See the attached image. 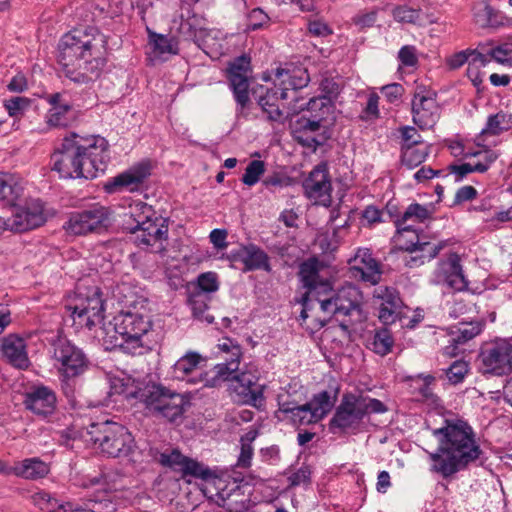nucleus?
I'll use <instances>...</instances> for the list:
<instances>
[{"instance_id": "nucleus-8", "label": "nucleus", "mask_w": 512, "mask_h": 512, "mask_svg": "<svg viewBox=\"0 0 512 512\" xmlns=\"http://www.w3.org/2000/svg\"><path fill=\"white\" fill-rule=\"evenodd\" d=\"M135 397L144 405L149 414L168 422H176L182 418L191 405L190 394L179 393L156 382H149L139 387L135 392Z\"/></svg>"}, {"instance_id": "nucleus-42", "label": "nucleus", "mask_w": 512, "mask_h": 512, "mask_svg": "<svg viewBox=\"0 0 512 512\" xmlns=\"http://www.w3.org/2000/svg\"><path fill=\"white\" fill-rule=\"evenodd\" d=\"M205 359L198 352L189 351L179 358L173 365V375L177 379H184L193 373Z\"/></svg>"}, {"instance_id": "nucleus-26", "label": "nucleus", "mask_w": 512, "mask_h": 512, "mask_svg": "<svg viewBox=\"0 0 512 512\" xmlns=\"http://www.w3.org/2000/svg\"><path fill=\"white\" fill-rule=\"evenodd\" d=\"M55 392L46 386L33 387L25 394L24 405L35 415L47 417L52 415L56 409Z\"/></svg>"}, {"instance_id": "nucleus-49", "label": "nucleus", "mask_w": 512, "mask_h": 512, "mask_svg": "<svg viewBox=\"0 0 512 512\" xmlns=\"http://www.w3.org/2000/svg\"><path fill=\"white\" fill-rule=\"evenodd\" d=\"M265 173V163L262 160H252L247 165L242 176V182L247 186H254Z\"/></svg>"}, {"instance_id": "nucleus-9", "label": "nucleus", "mask_w": 512, "mask_h": 512, "mask_svg": "<svg viewBox=\"0 0 512 512\" xmlns=\"http://www.w3.org/2000/svg\"><path fill=\"white\" fill-rule=\"evenodd\" d=\"M66 309L70 312L72 325L76 329L91 330L104 319V301L100 288L78 284Z\"/></svg>"}, {"instance_id": "nucleus-4", "label": "nucleus", "mask_w": 512, "mask_h": 512, "mask_svg": "<svg viewBox=\"0 0 512 512\" xmlns=\"http://www.w3.org/2000/svg\"><path fill=\"white\" fill-rule=\"evenodd\" d=\"M89 30H72L58 44L57 59L65 77L80 85L94 81L104 65V37L94 28Z\"/></svg>"}, {"instance_id": "nucleus-63", "label": "nucleus", "mask_w": 512, "mask_h": 512, "mask_svg": "<svg viewBox=\"0 0 512 512\" xmlns=\"http://www.w3.org/2000/svg\"><path fill=\"white\" fill-rule=\"evenodd\" d=\"M268 20V15L260 8H255L249 13V27L252 30L260 29Z\"/></svg>"}, {"instance_id": "nucleus-32", "label": "nucleus", "mask_w": 512, "mask_h": 512, "mask_svg": "<svg viewBox=\"0 0 512 512\" xmlns=\"http://www.w3.org/2000/svg\"><path fill=\"white\" fill-rule=\"evenodd\" d=\"M235 256L244 264V271L271 270L267 253L254 244L242 246Z\"/></svg>"}, {"instance_id": "nucleus-48", "label": "nucleus", "mask_w": 512, "mask_h": 512, "mask_svg": "<svg viewBox=\"0 0 512 512\" xmlns=\"http://www.w3.org/2000/svg\"><path fill=\"white\" fill-rule=\"evenodd\" d=\"M508 129L509 126L506 121V115L503 112H499L488 117L486 126L481 131V135L496 136Z\"/></svg>"}, {"instance_id": "nucleus-36", "label": "nucleus", "mask_w": 512, "mask_h": 512, "mask_svg": "<svg viewBox=\"0 0 512 512\" xmlns=\"http://www.w3.org/2000/svg\"><path fill=\"white\" fill-rule=\"evenodd\" d=\"M23 185L21 178L15 174L0 172V200L13 205L21 196Z\"/></svg>"}, {"instance_id": "nucleus-12", "label": "nucleus", "mask_w": 512, "mask_h": 512, "mask_svg": "<svg viewBox=\"0 0 512 512\" xmlns=\"http://www.w3.org/2000/svg\"><path fill=\"white\" fill-rule=\"evenodd\" d=\"M478 359L483 374L508 375L512 371V343L505 339L485 343L480 349Z\"/></svg>"}, {"instance_id": "nucleus-44", "label": "nucleus", "mask_w": 512, "mask_h": 512, "mask_svg": "<svg viewBox=\"0 0 512 512\" xmlns=\"http://www.w3.org/2000/svg\"><path fill=\"white\" fill-rule=\"evenodd\" d=\"M470 364L464 359L454 360L443 373L447 382L452 386L462 384L470 373Z\"/></svg>"}, {"instance_id": "nucleus-47", "label": "nucleus", "mask_w": 512, "mask_h": 512, "mask_svg": "<svg viewBox=\"0 0 512 512\" xmlns=\"http://www.w3.org/2000/svg\"><path fill=\"white\" fill-rule=\"evenodd\" d=\"M150 44L153 46V51L159 55L178 53V42L167 35L151 33Z\"/></svg>"}, {"instance_id": "nucleus-20", "label": "nucleus", "mask_w": 512, "mask_h": 512, "mask_svg": "<svg viewBox=\"0 0 512 512\" xmlns=\"http://www.w3.org/2000/svg\"><path fill=\"white\" fill-rule=\"evenodd\" d=\"M304 195L315 204L328 207L332 202V183L328 164L316 165L302 183Z\"/></svg>"}, {"instance_id": "nucleus-28", "label": "nucleus", "mask_w": 512, "mask_h": 512, "mask_svg": "<svg viewBox=\"0 0 512 512\" xmlns=\"http://www.w3.org/2000/svg\"><path fill=\"white\" fill-rule=\"evenodd\" d=\"M1 352L6 361L17 369L24 370L30 365L26 342L16 334H9L3 338Z\"/></svg>"}, {"instance_id": "nucleus-19", "label": "nucleus", "mask_w": 512, "mask_h": 512, "mask_svg": "<svg viewBox=\"0 0 512 512\" xmlns=\"http://www.w3.org/2000/svg\"><path fill=\"white\" fill-rule=\"evenodd\" d=\"M413 122L420 129L434 127L440 117V107L436 101V93L418 85L412 99Z\"/></svg>"}, {"instance_id": "nucleus-22", "label": "nucleus", "mask_w": 512, "mask_h": 512, "mask_svg": "<svg viewBox=\"0 0 512 512\" xmlns=\"http://www.w3.org/2000/svg\"><path fill=\"white\" fill-rule=\"evenodd\" d=\"M350 277L368 283L378 285L382 279V265L375 259L369 248H358L353 257L348 260Z\"/></svg>"}, {"instance_id": "nucleus-14", "label": "nucleus", "mask_w": 512, "mask_h": 512, "mask_svg": "<svg viewBox=\"0 0 512 512\" xmlns=\"http://www.w3.org/2000/svg\"><path fill=\"white\" fill-rule=\"evenodd\" d=\"M363 420V410L358 405V396L346 393L335 408L328 429L332 434H356L361 429Z\"/></svg>"}, {"instance_id": "nucleus-41", "label": "nucleus", "mask_w": 512, "mask_h": 512, "mask_svg": "<svg viewBox=\"0 0 512 512\" xmlns=\"http://www.w3.org/2000/svg\"><path fill=\"white\" fill-rule=\"evenodd\" d=\"M416 379L422 380V384L414 387L412 394L415 399L420 402L427 403L429 405L438 406L440 405V398L433 392L431 385L435 382L436 378L430 374H419Z\"/></svg>"}, {"instance_id": "nucleus-56", "label": "nucleus", "mask_w": 512, "mask_h": 512, "mask_svg": "<svg viewBox=\"0 0 512 512\" xmlns=\"http://www.w3.org/2000/svg\"><path fill=\"white\" fill-rule=\"evenodd\" d=\"M473 172H476V170H474L473 163L450 164L446 168L443 176L446 177L449 175H453L454 181L459 182L463 180L468 174Z\"/></svg>"}, {"instance_id": "nucleus-45", "label": "nucleus", "mask_w": 512, "mask_h": 512, "mask_svg": "<svg viewBox=\"0 0 512 512\" xmlns=\"http://www.w3.org/2000/svg\"><path fill=\"white\" fill-rule=\"evenodd\" d=\"M71 112V105L51 107L46 114V123L51 128L68 127L72 119Z\"/></svg>"}, {"instance_id": "nucleus-59", "label": "nucleus", "mask_w": 512, "mask_h": 512, "mask_svg": "<svg viewBox=\"0 0 512 512\" xmlns=\"http://www.w3.org/2000/svg\"><path fill=\"white\" fill-rule=\"evenodd\" d=\"M319 89L321 90L322 95L319 97H325L333 102L339 93L340 87L339 84L333 78H323L320 82Z\"/></svg>"}, {"instance_id": "nucleus-21", "label": "nucleus", "mask_w": 512, "mask_h": 512, "mask_svg": "<svg viewBox=\"0 0 512 512\" xmlns=\"http://www.w3.org/2000/svg\"><path fill=\"white\" fill-rule=\"evenodd\" d=\"M272 74L274 86L279 91L280 98L282 100L291 99L290 103H294V98L299 97L298 92L307 87L310 82L309 73L303 67H278L272 70Z\"/></svg>"}, {"instance_id": "nucleus-7", "label": "nucleus", "mask_w": 512, "mask_h": 512, "mask_svg": "<svg viewBox=\"0 0 512 512\" xmlns=\"http://www.w3.org/2000/svg\"><path fill=\"white\" fill-rule=\"evenodd\" d=\"M125 229L133 235L138 247H151V251L157 253L165 250L163 242L168 238V225L147 203L139 201L131 207Z\"/></svg>"}, {"instance_id": "nucleus-39", "label": "nucleus", "mask_w": 512, "mask_h": 512, "mask_svg": "<svg viewBox=\"0 0 512 512\" xmlns=\"http://www.w3.org/2000/svg\"><path fill=\"white\" fill-rule=\"evenodd\" d=\"M32 502L40 510L47 512H79L80 508H73L71 503L61 504L59 501L52 497L49 493L41 491L32 495Z\"/></svg>"}, {"instance_id": "nucleus-60", "label": "nucleus", "mask_w": 512, "mask_h": 512, "mask_svg": "<svg viewBox=\"0 0 512 512\" xmlns=\"http://www.w3.org/2000/svg\"><path fill=\"white\" fill-rule=\"evenodd\" d=\"M402 144L401 146H422L425 145L421 140L420 134L414 127L406 126L401 128Z\"/></svg>"}, {"instance_id": "nucleus-57", "label": "nucleus", "mask_w": 512, "mask_h": 512, "mask_svg": "<svg viewBox=\"0 0 512 512\" xmlns=\"http://www.w3.org/2000/svg\"><path fill=\"white\" fill-rule=\"evenodd\" d=\"M480 154L479 160L476 163H473L474 170L478 173H485L498 159L499 155L491 149H484Z\"/></svg>"}, {"instance_id": "nucleus-5", "label": "nucleus", "mask_w": 512, "mask_h": 512, "mask_svg": "<svg viewBox=\"0 0 512 512\" xmlns=\"http://www.w3.org/2000/svg\"><path fill=\"white\" fill-rule=\"evenodd\" d=\"M303 99V97H295L294 103H289L291 113L304 112L291 122V134L303 147L316 150L321 142L312 134L317 132L333 114L334 103L325 97H313L308 102L301 103Z\"/></svg>"}, {"instance_id": "nucleus-15", "label": "nucleus", "mask_w": 512, "mask_h": 512, "mask_svg": "<svg viewBox=\"0 0 512 512\" xmlns=\"http://www.w3.org/2000/svg\"><path fill=\"white\" fill-rule=\"evenodd\" d=\"M159 462L161 465L180 473L181 479L187 483L191 482L190 478L207 482L217 477L216 472L210 467L196 459L185 456L176 448L170 452L161 453Z\"/></svg>"}, {"instance_id": "nucleus-11", "label": "nucleus", "mask_w": 512, "mask_h": 512, "mask_svg": "<svg viewBox=\"0 0 512 512\" xmlns=\"http://www.w3.org/2000/svg\"><path fill=\"white\" fill-rule=\"evenodd\" d=\"M252 73L251 58L246 54L231 60L225 71L228 87L236 103V113L244 118L248 117L253 105L250 98Z\"/></svg>"}, {"instance_id": "nucleus-52", "label": "nucleus", "mask_w": 512, "mask_h": 512, "mask_svg": "<svg viewBox=\"0 0 512 512\" xmlns=\"http://www.w3.org/2000/svg\"><path fill=\"white\" fill-rule=\"evenodd\" d=\"M489 55L499 64L512 66V43L505 42L490 48Z\"/></svg>"}, {"instance_id": "nucleus-58", "label": "nucleus", "mask_w": 512, "mask_h": 512, "mask_svg": "<svg viewBox=\"0 0 512 512\" xmlns=\"http://www.w3.org/2000/svg\"><path fill=\"white\" fill-rule=\"evenodd\" d=\"M469 51V66L467 68V75L470 76V73L472 71V66H475V68L478 67H485L487 64L493 60V58L489 55V50L486 51V53L479 52L478 50H471Z\"/></svg>"}, {"instance_id": "nucleus-10", "label": "nucleus", "mask_w": 512, "mask_h": 512, "mask_svg": "<svg viewBox=\"0 0 512 512\" xmlns=\"http://www.w3.org/2000/svg\"><path fill=\"white\" fill-rule=\"evenodd\" d=\"M88 434L90 440L98 444L101 452L109 457H126L136 446L131 432L117 422L107 420L93 423Z\"/></svg>"}, {"instance_id": "nucleus-29", "label": "nucleus", "mask_w": 512, "mask_h": 512, "mask_svg": "<svg viewBox=\"0 0 512 512\" xmlns=\"http://www.w3.org/2000/svg\"><path fill=\"white\" fill-rule=\"evenodd\" d=\"M252 93L256 99L257 106L266 115V119L270 122H279L282 119L283 112L279 107L280 98L279 91L275 88H268L260 85L253 89Z\"/></svg>"}, {"instance_id": "nucleus-16", "label": "nucleus", "mask_w": 512, "mask_h": 512, "mask_svg": "<svg viewBox=\"0 0 512 512\" xmlns=\"http://www.w3.org/2000/svg\"><path fill=\"white\" fill-rule=\"evenodd\" d=\"M265 385L259 383V377L251 371H241L228 384V391L237 403L261 409L265 405Z\"/></svg>"}, {"instance_id": "nucleus-33", "label": "nucleus", "mask_w": 512, "mask_h": 512, "mask_svg": "<svg viewBox=\"0 0 512 512\" xmlns=\"http://www.w3.org/2000/svg\"><path fill=\"white\" fill-rule=\"evenodd\" d=\"M415 240H410L400 244L399 248L412 254H421L426 262L431 261L438 256L440 251L446 247V241H427L425 237L414 235Z\"/></svg>"}, {"instance_id": "nucleus-55", "label": "nucleus", "mask_w": 512, "mask_h": 512, "mask_svg": "<svg viewBox=\"0 0 512 512\" xmlns=\"http://www.w3.org/2000/svg\"><path fill=\"white\" fill-rule=\"evenodd\" d=\"M358 405L363 410V418L370 413H384L387 411L386 405L375 398L358 396Z\"/></svg>"}, {"instance_id": "nucleus-35", "label": "nucleus", "mask_w": 512, "mask_h": 512, "mask_svg": "<svg viewBox=\"0 0 512 512\" xmlns=\"http://www.w3.org/2000/svg\"><path fill=\"white\" fill-rule=\"evenodd\" d=\"M474 18L481 27L497 28L503 26L505 21L502 12L493 8L487 1H481L474 6Z\"/></svg>"}, {"instance_id": "nucleus-43", "label": "nucleus", "mask_w": 512, "mask_h": 512, "mask_svg": "<svg viewBox=\"0 0 512 512\" xmlns=\"http://www.w3.org/2000/svg\"><path fill=\"white\" fill-rule=\"evenodd\" d=\"M429 155V146H401V162L408 169H413L422 164Z\"/></svg>"}, {"instance_id": "nucleus-64", "label": "nucleus", "mask_w": 512, "mask_h": 512, "mask_svg": "<svg viewBox=\"0 0 512 512\" xmlns=\"http://www.w3.org/2000/svg\"><path fill=\"white\" fill-rule=\"evenodd\" d=\"M414 46H403L398 53V58L405 66H414L417 64L418 59L416 56Z\"/></svg>"}, {"instance_id": "nucleus-53", "label": "nucleus", "mask_w": 512, "mask_h": 512, "mask_svg": "<svg viewBox=\"0 0 512 512\" xmlns=\"http://www.w3.org/2000/svg\"><path fill=\"white\" fill-rule=\"evenodd\" d=\"M240 494V488L238 486L235 487V489L231 490V491H226V489H222L220 491H217V493L215 494V499L214 501L216 502V504L220 507H223L227 510H229L230 512H239L240 509H238V507H236V502L233 501L232 497L235 496V495H239Z\"/></svg>"}, {"instance_id": "nucleus-24", "label": "nucleus", "mask_w": 512, "mask_h": 512, "mask_svg": "<svg viewBox=\"0 0 512 512\" xmlns=\"http://www.w3.org/2000/svg\"><path fill=\"white\" fill-rule=\"evenodd\" d=\"M373 298L379 301L378 318L384 325L393 324L400 318L403 302L396 288L378 286L373 291Z\"/></svg>"}, {"instance_id": "nucleus-17", "label": "nucleus", "mask_w": 512, "mask_h": 512, "mask_svg": "<svg viewBox=\"0 0 512 512\" xmlns=\"http://www.w3.org/2000/svg\"><path fill=\"white\" fill-rule=\"evenodd\" d=\"M109 211L100 204H93L87 209L74 211L70 214L64 228L69 234L86 235L106 226Z\"/></svg>"}, {"instance_id": "nucleus-51", "label": "nucleus", "mask_w": 512, "mask_h": 512, "mask_svg": "<svg viewBox=\"0 0 512 512\" xmlns=\"http://www.w3.org/2000/svg\"><path fill=\"white\" fill-rule=\"evenodd\" d=\"M31 104V99L22 96L11 97L4 101V107L11 117L22 116Z\"/></svg>"}, {"instance_id": "nucleus-46", "label": "nucleus", "mask_w": 512, "mask_h": 512, "mask_svg": "<svg viewBox=\"0 0 512 512\" xmlns=\"http://www.w3.org/2000/svg\"><path fill=\"white\" fill-rule=\"evenodd\" d=\"M394 345V339L389 329L380 328L375 330L370 348L378 355L389 354Z\"/></svg>"}, {"instance_id": "nucleus-34", "label": "nucleus", "mask_w": 512, "mask_h": 512, "mask_svg": "<svg viewBox=\"0 0 512 512\" xmlns=\"http://www.w3.org/2000/svg\"><path fill=\"white\" fill-rule=\"evenodd\" d=\"M239 358L226 359L224 363H219L214 366V376L209 379H205L204 386L206 387H218L222 382L232 383V379L239 373Z\"/></svg>"}, {"instance_id": "nucleus-31", "label": "nucleus", "mask_w": 512, "mask_h": 512, "mask_svg": "<svg viewBox=\"0 0 512 512\" xmlns=\"http://www.w3.org/2000/svg\"><path fill=\"white\" fill-rule=\"evenodd\" d=\"M433 215V209L428 206L421 205L419 203L410 204L406 210L402 213L401 216H397V219L394 221V224L397 229V233L400 237L403 236L405 232H413L412 223H424L426 220L431 219Z\"/></svg>"}, {"instance_id": "nucleus-40", "label": "nucleus", "mask_w": 512, "mask_h": 512, "mask_svg": "<svg viewBox=\"0 0 512 512\" xmlns=\"http://www.w3.org/2000/svg\"><path fill=\"white\" fill-rule=\"evenodd\" d=\"M211 297L206 293L191 291L188 297V304L191 307L194 318L208 324L212 323L214 317L207 313L208 303Z\"/></svg>"}, {"instance_id": "nucleus-25", "label": "nucleus", "mask_w": 512, "mask_h": 512, "mask_svg": "<svg viewBox=\"0 0 512 512\" xmlns=\"http://www.w3.org/2000/svg\"><path fill=\"white\" fill-rule=\"evenodd\" d=\"M151 164L149 161H142L120 173L106 185L109 191L127 190L129 192L139 191L144 182L151 175Z\"/></svg>"}, {"instance_id": "nucleus-54", "label": "nucleus", "mask_w": 512, "mask_h": 512, "mask_svg": "<svg viewBox=\"0 0 512 512\" xmlns=\"http://www.w3.org/2000/svg\"><path fill=\"white\" fill-rule=\"evenodd\" d=\"M197 22L198 18L195 15L187 19H182L179 25V33L186 40L196 41L198 36L203 33V30L197 27Z\"/></svg>"}, {"instance_id": "nucleus-6", "label": "nucleus", "mask_w": 512, "mask_h": 512, "mask_svg": "<svg viewBox=\"0 0 512 512\" xmlns=\"http://www.w3.org/2000/svg\"><path fill=\"white\" fill-rule=\"evenodd\" d=\"M113 334L106 333L105 343L107 349L116 347L131 354H141L142 349L147 347L143 337L151 330L152 321L150 316L138 311H120L109 323Z\"/></svg>"}, {"instance_id": "nucleus-2", "label": "nucleus", "mask_w": 512, "mask_h": 512, "mask_svg": "<svg viewBox=\"0 0 512 512\" xmlns=\"http://www.w3.org/2000/svg\"><path fill=\"white\" fill-rule=\"evenodd\" d=\"M109 160V144L104 137L70 133L55 148L50 165L62 179H94L106 171Z\"/></svg>"}, {"instance_id": "nucleus-13", "label": "nucleus", "mask_w": 512, "mask_h": 512, "mask_svg": "<svg viewBox=\"0 0 512 512\" xmlns=\"http://www.w3.org/2000/svg\"><path fill=\"white\" fill-rule=\"evenodd\" d=\"M53 359L59 364V372L67 379L83 374L89 367V359L83 350L64 337L52 343Z\"/></svg>"}, {"instance_id": "nucleus-61", "label": "nucleus", "mask_w": 512, "mask_h": 512, "mask_svg": "<svg viewBox=\"0 0 512 512\" xmlns=\"http://www.w3.org/2000/svg\"><path fill=\"white\" fill-rule=\"evenodd\" d=\"M309 33L316 37H327L333 33L331 27L323 20H309L307 24Z\"/></svg>"}, {"instance_id": "nucleus-23", "label": "nucleus", "mask_w": 512, "mask_h": 512, "mask_svg": "<svg viewBox=\"0 0 512 512\" xmlns=\"http://www.w3.org/2000/svg\"><path fill=\"white\" fill-rule=\"evenodd\" d=\"M11 218V231L21 233L38 228L46 221L43 202L40 199H29L23 206L16 208Z\"/></svg>"}, {"instance_id": "nucleus-3", "label": "nucleus", "mask_w": 512, "mask_h": 512, "mask_svg": "<svg viewBox=\"0 0 512 512\" xmlns=\"http://www.w3.org/2000/svg\"><path fill=\"white\" fill-rule=\"evenodd\" d=\"M437 451L430 454L432 470L449 478L479 459L482 450L473 428L462 419H445L444 425L432 430Z\"/></svg>"}, {"instance_id": "nucleus-27", "label": "nucleus", "mask_w": 512, "mask_h": 512, "mask_svg": "<svg viewBox=\"0 0 512 512\" xmlns=\"http://www.w3.org/2000/svg\"><path fill=\"white\" fill-rule=\"evenodd\" d=\"M438 277L448 287L456 291H464L468 288V280L464 275L461 259L457 253H450L446 260L439 263Z\"/></svg>"}, {"instance_id": "nucleus-62", "label": "nucleus", "mask_w": 512, "mask_h": 512, "mask_svg": "<svg viewBox=\"0 0 512 512\" xmlns=\"http://www.w3.org/2000/svg\"><path fill=\"white\" fill-rule=\"evenodd\" d=\"M291 486H299L301 484H309L311 480V470L309 466H302L292 473L288 478Z\"/></svg>"}, {"instance_id": "nucleus-30", "label": "nucleus", "mask_w": 512, "mask_h": 512, "mask_svg": "<svg viewBox=\"0 0 512 512\" xmlns=\"http://www.w3.org/2000/svg\"><path fill=\"white\" fill-rule=\"evenodd\" d=\"M392 16L396 22L410 24L419 27L437 23L434 13L421 7H412L407 4L397 5L392 10Z\"/></svg>"}, {"instance_id": "nucleus-1", "label": "nucleus", "mask_w": 512, "mask_h": 512, "mask_svg": "<svg viewBox=\"0 0 512 512\" xmlns=\"http://www.w3.org/2000/svg\"><path fill=\"white\" fill-rule=\"evenodd\" d=\"M321 264L316 257L302 262L299 278L303 286H310L309 295L318 297L320 310L328 319L335 318L340 328L348 332L350 327L365 320L363 293L352 283L334 289L329 279L320 275Z\"/></svg>"}, {"instance_id": "nucleus-18", "label": "nucleus", "mask_w": 512, "mask_h": 512, "mask_svg": "<svg viewBox=\"0 0 512 512\" xmlns=\"http://www.w3.org/2000/svg\"><path fill=\"white\" fill-rule=\"evenodd\" d=\"M333 407L334 400L331 394L323 390L314 394L308 402L296 408L294 415L290 416V421L297 428L313 425L323 420Z\"/></svg>"}, {"instance_id": "nucleus-38", "label": "nucleus", "mask_w": 512, "mask_h": 512, "mask_svg": "<svg viewBox=\"0 0 512 512\" xmlns=\"http://www.w3.org/2000/svg\"><path fill=\"white\" fill-rule=\"evenodd\" d=\"M485 327L484 320H473L470 322H459L449 331V336L454 337L456 344H466L478 336Z\"/></svg>"}, {"instance_id": "nucleus-37", "label": "nucleus", "mask_w": 512, "mask_h": 512, "mask_svg": "<svg viewBox=\"0 0 512 512\" xmlns=\"http://www.w3.org/2000/svg\"><path fill=\"white\" fill-rule=\"evenodd\" d=\"M15 474L29 480L44 478L50 471L49 465L39 458H28L18 463Z\"/></svg>"}, {"instance_id": "nucleus-50", "label": "nucleus", "mask_w": 512, "mask_h": 512, "mask_svg": "<svg viewBox=\"0 0 512 512\" xmlns=\"http://www.w3.org/2000/svg\"><path fill=\"white\" fill-rule=\"evenodd\" d=\"M219 289L217 274L214 272L202 273L197 278V284L193 292H202L209 295Z\"/></svg>"}]
</instances>
